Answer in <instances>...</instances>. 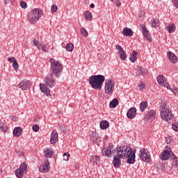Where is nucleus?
Instances as JSON below:
<instances>
[{"instance_id": "473e14b6", "label": "nucleus", "mask_w": 178, "mask_h": 178, "mask_svg": "<svg viewBox=\"0 0 178 178\" xmlns=\"http://www.w3.org/2000/svg\"><path fill=\"white\" fill-rule=\"evenodd\" d=\"M100 159H101L99 156H92L90 158V162H92V163H98Z\"/></svg>"}, {"instance_id": "aec40b11", "label": "nucleus", "mask_w": 178, "mask_h": 178, "mask_svg": "<svg viewBox=\"0 0 178 178\" xmlns=\"http://www.w3.org/2000/svg\"><path fill=\"white\" fill-rule=\"evenodd\" d=\"M58 131H53L51 134L50 143L51 144L55 145L58 141Z\"/></svg>"}, {"instance_id": "58836bf2", "label": "nucleus", "mask_w": 178, "mask_h": 178, "mask_svg": "<svg viewBox=\"0 0 178 178\" xmlns=\"http://www.w3.org/2000/svg\"><path fill=\"white\" fill-rule=\"evenodd\" d=\"M90 138L93 141V143H97V140H98V134L92 132V136H90Z\"/></svg>"}, {"instance_id": "4468645a", "label": "nucleus", "mask_w": 178, "mask_h": 178, "mask_svg": "<svg viewBox=\"0 0 178 178\" xmlns=\"http://www.w3.org/2000/svg\"><path fill=\"white\" fill-rule=\"evenodd\" d=\"M136 115H137V109L136 107L130 108L127 113L128 119H134Z\"/></svg>"}, {"instance_id": "6e6552de", "label": "nucleus", "mask_w": 178, "mask_h": 178, "mask_svg": "<svg viewBox=\"0 0 178 178\" xmlns=\"http://www.w3.org/2000/svg\"><path fill=\"white\" fill-rule=\"evenodd\" d=\"M138 156L140 161H143V162H149L151 159V156L148 154V150L144 148L140 149Z\"/></svg>"}, {"instance_id": "4d7b16f0", "label": "nucleus", "mask_w": 178, "mask_h": 178, "mask_svg": "<svg viewBox=\"0 0 178 178\" xmlns=\"http://www.w3.org/2000/svg\"><path fill=\"white\" fill-rule=\"evenodd\" d=\"M95 5H94V3H91V4H90V8H95Z\"/></svg>"}, {"instance_id": "393cba45", "label": "nucleus", "mask_w": 178, "mask_h": 178, "mask_svg": "<svg viewBox=\"0 0 178 178\" xmlns=\"http://www.w3.org/2000/svg\"><path fill=\"white\" fill-rule=\"evenodd\" d=\"M23 131V129L20 127H15L13 130V136L14 137H20L22 136V133Z\"/></svg>"}, {"instance_id": "423d86ee", "label": "nucleus", "mask_w": 178, "mask_h": 178, "mask_svg": "<svg viewBox=\"0 0 178 178\" xmlns=\"http://www.w3.org/2000/svg\"><path fill=\"white\" fill-rule=\"evenodd\" d=\"M113 90H115V81L112 79H108L105 81V92L111 95L113 94Z\"/></svg>"}, {"instance_id": "a878e982", "label": "nucleus", "mask_w": 178, "mask_h": 178, "mask_svg": "<svg viewBox=\"0 0 178 178\" xmlns=\"http://www.w3.org/2000/svg\"><path fill=\"white\" fill-rule=\"evenodd\" d=\"M100 129H102V130H106V129H108V127H109V122L106 120H103L102 122H100Z\"/></svg>"}, {"instance_id": "3c124183", "label": "nucleus", "mask_w": 178, "mask_h": 178, "mask_svg": "<svg viewBox=\"0 0 178 178\" xmlns=\"http://www.w3.org/2000/svg\"><path fill=\"white\" fill-rule=\"evenodd\" d=\"M171 91L175 94V95H177L178 94V89L177 88H172L171 89Z\"/></svg>"}, {"instance_id": "f8f14e48", "label": "nucleus", "mask_w": 178, "mask_h": 178, "mask_svg": "<svg viewBox=\"0 0 178 178\" xmlns=\"http://www.w3.org/2000/svg\"><path fill=\"white\" fill-rule=\"evenodd\" d=\"M49 168H51L49 161L48 159H46L44 165L40 166L39 171L40 172V173H45V172H48Z\"/></svg>"}, {"instance_id": "ea45409f", "label": "nucleus", "mask_w": 178, "mask_h": 178, "mask_svg": "<svg viewBox=\"0 0 178 178\" xmlns=\"http://www.w3.org/2000/svg\"><path fill=\"white\" fill-rule=\"evenodd\" d=\"M33 45L38 48V49H40V47L42 46V44L38 40H33Z\"/></svg>"}, {"instance_id": "1a4fd4ad", "label": "nucleus", "mask_w": 178, "mask_h": 178, "mask_svg": "<svg viewBox=\"0 0 178 178\" xmlns=\"http://www.w3.org/2000/svg\"><path fill=\"white\" fill-rule=\"evenodd\" d=\"M31 86H33L31 81L27 79H24L20 81V83L18 85V87L19 88H21V90H22L23 91H25L26 90H30Z\"/></svg>"}, {"instance_id": "c756f323", "label": "nucleus", "mask_w": 178, "mask_h": 178, "mask_svg": "<svg viewBox=\"0 0 178 178\" xmlns=\"http://www.w3.org/2000/svg\"><path fill=\"white\" fill-rule=\"evenodd\" d=\"M157 82L160 84V86L165 85V76L159 75L157 76Z\"/></svg>"}, {"instance_id": "0eeeda50", "label": "nucleus", "mask_w": 178, "mask_h": 178, "mask_svg": "<svg viewBox=\"0 0 178 178\" xmlns=\"http://www.w3.org/2000/svg\"><path fill=\"white\" fill-rule=\"evenodd\" d=\"M128 152L129 147L126 146H120V147L115 148V155L122 159H124Z\"/></svg>"}, {"instance_id": "2eb2a0df", "label": "nucleus", "mask_w": 178, "mask_h": 178, "mask_svg": "<svg viewBox=\"0 0 178 178\" xmlns=\"http://www.w3.org/2000/svg\"><path fill=\"white\" fill-rule=\"evenodd\" d=\"M155 116H156V113H155L154 110L146 112L145 118L147 120H149L150 122H152V120L155 119Z\"/></svg>"}, {"instance_id": "72a5a7b5", "label": "nucleus", "mask_w": 178, "mask_h": 178, "mask_svg": "<svg viewBox=\"0 0 178 178\" xmlns=\"http://www.w3.org/2000/svg\"><path fill=\"white\" fill-rule=\"evenodd\" d=\"M172 153V166H178V158L176 157V155H175V154H173V152Z\"/></svg>"}, {"instance_id": "4be33fe9", "label": "nucleus", "mask_w": 178, "mask_h": 178, "mask_svg": "<svg viewBox=\"0 0 178 178\" xmlns=\"http://www.w3.org/2000/svg\"><path fill=\"white\" fill-rule=\"evenodd\" d=\"M122 34L125 37H133V34H134V32H133V30H131V29L125 27L122 31Z\"/></svg>"}, {"instance_id": "864d4df0", "label": "nucleus", "mask_w": 178, "mask_h": 178, "mask_svg": "<svg viewBox=\"0 0 178 178\" xmlns=\"http://www.w3.org/2000/svg\"><path fill=\"white\" fill-rule=\"evenodd\" d=\"M41 47L42 51H43V52H47V45L45 44H42Z\"/></svg>"}, {"instance_id": "c9c22d12", "label": "nucleus", "mask_w": 178, "mask_h": 178, "mask_svg": "<svg viewBox=\"0 0 178 178\" xmlns=\"http://www.w3.org/2000/svg\"><path fill=\"white\" fill-rule=\"evenodd\" d=\"M151 24L153 27H159V20L153 19L151 20Z\"/></svg>"}, {"instance_id": "a19ab883", "label": "nucleus", "mask_w": 178, "mask_h": 178, "mask_svg": "<svg viewBox=\"0 0 178 178\" xmlns=\"http://www.w3.org/2000/svg\"><path fill=\"white\" fill-rule=\"evenodd\" d=\"M20 170H22V171H26L27 170V164H26V163H23L20 165L19 166V168Z\"/></svg>"}, {"instance_id": "f3484780", "label": "nucleus", "mask_w": 178, "mask_h": 178, "mask_svg": "<svg viewBox=\"0 0 178 178\" xmlns=\"http://www.w3.org/2000/svg\"><path fill=\"white\" fill-rule=\"evenodd\" d=\"M136 75L139 76H143V77H145V76L148 75V70H147V69H145V67H139L138 68Z\"/></svg>"}, {"instance_id": "13d9d810", "label": "nucleus", "mask_w": 178, "mask_h": 178, "mask_svg": "<svg viewBox=\"0 0 178 178\" xmlns=\"http://www.w3.org/2000/svg\"><path fill=\"white\" fill-rule=\"evenodd\" d=\"M5 3H9V0H5Z\"/></svg>"}, {"instance_id": "5701e85b", "label": "nucleus", "mask_w": 178, "mask_h": 178, "mask_svg": "<svg viewBox=\"0 0 178 178\" xmlns=\"http://www.w3.org/2000/svg\"><path fill=\"white\" fill-rule=\"evenodd\" d=\"M43 154L44 156H45L46 158H52V156H54V149H46L44 150Z\"/></svg>"}, {"instance_id": "7c9ffc66", "label": "nucleus", "mask_w": 178, "mask_h": 178, "mask_svg": "<svg viewBox=\"0 0 178 178\" xmlns=\"http://www.w3.org/2000/svg\"><path fill=\"white\" fill-rule=\"evenodd\" d=\"M83 16L86 20H92V14L90 11L85 12Z\"/></svg>"}, {"instance_id": "9d476101", "label": "nucleus", "mask_w": 178, "mask_h": 178, "mask_svg": "<svg viewBox=\"0 0 178 178\" xmlns=\"http://www.w3.org/2000/svg\"><path fill=\"white\" fill-rule=\"evenodd\" d=\"M139 27L140 30H142L145 39L147 41H151V35H149V31H148V29H147L145 25L144 24H140Z\"/></svg>"}, {"instance_id": "6e6d98bb", "label": "nucleus", "mask_w": 178, "mask_h": 178, "mask_svg": "<svg viewBox=\"0 0 178 178\" xmlns=\"http://www.w3.org/2000/svg\"><path fill=\"white\" fill-rule=\"evenodd\" d=\"M165 141H166L167 144H169L170 143V139H166Z\"/></svg>"}, {"instance_id": "79ce46f5", "label": "nucleus", "mask_w": 178, "mask_h": 178, "mask_svg": "<svg viewBox=\"0 0 178 178\" xmlns=\"http://www.w3.org/2000/svg\"><path fill=\"white\" fill-rule=\"evenodd\" d=\"M81 33L83 37H88V32L87 31V30H86V29L81 28Z\"/></svg>"}, {"instance_id": "bb28decb", "label": "nucleus", "mask_w": 178, "mask_h": 178, "mask_svg": "<svg viewBox=\"0 0 178 178\" xmlns=\"http://www.w3.org/2000/svg\"><path fill=\"white\" fill-rule=\"evenodd\" d=\"M137 55H138L137 51H136V50H134L132 51L131 55L129 57V60H131V62H132V63H134V62H136L137 60Z\"/></svg>"}, {"instance_id": "8fccbe9b", "label": "nucleus", "mask_w": 178, "mask_h": 178, "mask_svg": "<svg viewBox=\"0 0 178 178\" xmlns=\"http://www.w3.org/2000/svg\"><path fill=\"white\" fill-rule=\"evenodd\" d=\"M163 87H166V88H168V90H170V91H172V89L173 88L170 87V85H169V83H164V85H163Z\"/></svg>"}, {"instance_id": "cd10ccee", "label": "nucleus", "mask_w": 178, "mask_h": 178, "mask_svg": "<svg viewBox=\"0 0 178 178\" xmlns=\"http://www.w3.org/2000/svg\"><path fill=\"white\" fill-rule=\"evenodd\" d=\"M167 30L170 34L175 33V31H176V25H175V24H170L167 27Z\"/></svg>"}, {"instance_id": "2f4dec72", "label": "nucleus", "mask_w": 178, "mask_h": 178, "mask_svg": "<svg viewBox=\"0 0 178 178\" xmlns=\"http://www.w3.org/2000/svg\"><path fill=\"white\" fill-rule=\"evenodd\" d=\"M147 106H148V103L147 102H142L140 104V110L141 112H144L145 109H147Z\"/></svg>"}, {"instance_id": "49530a36", "label": "nucleus", "mask_w": 178, "mask_h": 178, "mask_svg": "<svg viewBox=\"0 0 178 178\" xmlns=\"http://www.w3.org/2000/svg\"><path fill=\"white\" fill-rule=\"evenodd\" d=\"M20 6L21 8H23V9H26V8H27V3H26V1H22L20 3Z\"/></svg>"}, {"instance_id": "20e7f679", "label": "nucleus", "mask_w": 178, "mask_h": 178, "mask_svg": "<svg viewBox=\"0 0 178 178\" xmlns=\"http://www.w3.org/2000/svg\"><path fill=\"white\" fill-rule=\"evenodd\" d=\"M163 105L161 106V116L163 120L165 122H169V120H172L173 119V114L172 111H170L168 108H166V104L162 102Z\"/></svg>"}, {"instance_id": "603ef678", "label": "nucleus", "mask_w": 178, "mask_h": 178, "mask_svg": "<svg viewBox=\"0 0 178 178\" xmlns=\"http://www.w3.org/2000/svg\"><path fill=\"white\" fill-rule=\"evenodd\" d=\"M172 3L177 9H178V0H172Z\"/></svg>"}, {"instance_id": "6ab92c4d", "label": "nucleus", "mask_w": 178, "mask_h": 178, "mask_svg": "<svg viewBox=\"0 0 178 178\" xmlns=\"http://www.w3.org/2000/svg\"><path fill=\"white\" fill-rule=\"evenodd\" d=\"M168 58L172 63H177L178 58L176 54H173L172 51L168 53Z\"/></svg>"}, {"instance_id": "f03ea898", "label": "nucleus", "mask_w": 178, "mask_h": 178, "mask_svg": "<svg viewBox=\"0 0 178 178\" xmlns=\"http://www.w3.org/2000/svg\"><path fill=\"white\" fill-rule=\"evenodd\" d=\"M89 83L95 90H101L105 81V76L101 74L92 75L88 79Z\"/></svg>"}, {"instance_id": "052dcab7", "label": "nucleus", "mask_w": 178, "mask_h": 178, "mask_svg": "<svg viewBox=\"0 0 178 178\" xmlns=\"http://www.w3.org/2000/svg\"><path fill=\"white\" fill-rule=\"evenodd\" d=\"M110 1H112V2H113V1H116V0H110Z\"/></svg>"}, {"instance_id": "37998d69", "label": "nucleus", "mask_w": 178, "mask_h": 178, "mask_svg": "<svg viewBox=\"0 0 178 178\" xmlns=\"http://www.w3.org/2000/svg\"><path fill=\"white\" fill-rule=\"evenodd\" d=\"M172 128L175 130V131H178V122L172 123Z\"/></svg>"}, {"instance_id": "412c9836", "label": "nucleus", "mask_w": 178, "mask_h": 178, "mask_svg": "<svg viewBox=\"0 0 178 178\" xmlns=\"http://www.w3.org/2000/svg\"><path fill=\"white\" fill-rule=\"evenodd\" d=\"M40 88L42 92H44L47 97L49 95V94H51V90L48 88V86L40 83Z\"/></svg>"}, {"instance_id": "c03bdc74", "label": "nucleus", "mask_w": 178, "mask_h": 178, "mask_svg": "<svg viewBox=\"0 0 178 178\" xmlns=\"http://www.w3.org/2000/svg\"><path fill=\"white\" fill-rule=\"evenodd\" d=\"M69 158H70V154L67 153H64L63 154V161H69Z\"/></svg>"}, {"instance_id": "f704fd0d", "label": "nucleus", "mask_w": 178, "mask_h": 178, "mask_svg": "<svg viewBox=\"0 0 178 178\" xmlns=\"http://www.w3.org/2000/svg\"><path fill=\"white\" fill-rule=\"evenodd\" d=\"M23 175H24V171L20 170V169H17L15 171V175L17 178H22L23 177Z\"/></svg>"}, {"instance_id": "c85d7f7f", "label": "nucleus", "mask_w": 178, "mask_h": 178, "mask_svg": "<svg viewBox=\"0 0 178 178\" xmlns=\"http://www.w3.org/2000/svg\"><path fill=\"white\" fill-rule=\"evenodd\" d=\"M119 105V100L116 98H114L109 104V108H116L117 106Z\"/></svg>"}, {"instance_id": "ddd939ff", "label": "nucleus", "mask_w": 178, "mask_h": 178, "mask_svg": "<svg viewBox=\"0 0 178 178\" xmlns=\"http://www.w3.org/2000/svg\"><path fill=\"white\" fill-rule=\"evenodd\" d=\"M115 154H116V150L115 149H113V145H109L108 147L105 152L106 156H108L109 158L112 156V155L114 156Z\"/></svg>"}, {"instance_id": "a211bd4d", "label": "nucleus", "mask_w": 178, "mask_h": 178, "mask_svg": "<svg viewBox=\"0 0 178 178\" xmlns=\"http://www.w3.org/2000/svg\"><path fill=\"white\" fill-rule=\"evenodd\" d=\"M8 61L13 63V67H14V70L15 72H17L19 70V63H17V61L16 60V58L11 57L8 58Z\"/></svg>"}, {"instance_id": "9b49d317", "label": "nucleus", "mask_w": 178, "mask_h": 178, "mask_svg": "<svg viewBox=\"0 0 178 178\" xmlns=\"http://www.w3.org/2000/svg\"><path fill=\"white\" fill-rule=\"evenodd\" d=\"M115 49H117V51H118L121 60H126V59L127 58V54H126V51H124V50L123 49L122 46H120L119 44H116Z\"/></svg>"}, {"instance_id": "bf43d9fd", "label": "nucleus", "mask_w": 178, "mask_h": 178, "mask_svg": "<svg viewBox=\"0 0 178 178\" xmlns=\"http://www.w3.org/2000/svg\"><path fill=\"white\" fill-rule=\"evenodd\" d=\"M21 155H22V156H24V153H21Z\"/></svg>"}, {"instance_id": "4c0bfd02", "label": "nucleus", "mask_w": 178, "mask_h": 178, "mask_svg": "<svg viewBox=\"0 0 178 178\" xmlns=\"http://www.w3.org/2000/svg\"><path fill=\"white\" fill-rule=\"evenodd\" d=\"M0 130L1 131H6L8 130V127L2 121H0Z\"/></svg>"}, {"instance_id": "f257e3e1", "label": "nucleus", "mask_w": 178, "mask_h": 178, "mask_svg": "<svg viewBox=\"0 0 178 178\" xmlns=\"http://www.w3.org/2000/svg\"><path fill=\"white\" fill-rule=\"evenodd\" d=\"M49 63L51 69V74L45 78L44 81L49 88H52V87H55V80L60 77V72L63 70V65L54 58H51Z\"/></svg>"}, {"instance_id": "09e8293b", "label": "nucleus", "mask_w": 178, "mask_h": 178, "mask_svg": "<svg viewBox=\"0 0 178 178\" xmlns=\"http://www.w3.org/2000/svg\"><path fill=\"white\" fill-rule=\"evenodd\" d=\"M138 87H139V89L140 90H143V88H145V83H143V82H140L139 84H138Z\"/></svg>"}, {"instance_id": "dca6fc26", "label": "nucleus", "mask_w": 178, "mask_h": 178, "mask_svg": "<svg viewBox=\"0 0 178 178\" xmlns=\"http://www.w3.org/2000/svg\"><path fill=\"white\" fill-rule=\"evenodd\" d=\"M122 158L119 157L118 155L114 154V157L113 159V165L114 168H120L122 165V161H120Z\"/></svg>"}, {"instance_id": "e433bc0d", "label": "nucleus", "mask_w": 178, "mask_h": 178, "mask_svg": "<svg viewBox=\"0 0 178 178\" xmlns=\"http://www.w3.org/2000/svg\"><path fill=\"white\" fill-rule=\"evenodd\" d=\"M66 49L67 51H68V52H72L73 49H74V45L73 44V43H68L66 45Z\"/></svg>"}, {"instance_id": "39448f33", "label": "nucleus", "mask_w": 178, "mask_h": 178, "mask_svg": "<svg viewBox=\"0 0 178 178\" xmlns=\"http://www.w3.org/2000/svg\"><path fill=\"white\" fill-rule=\"evenodd\" d=\"M137 149H131V147H129L128 152H127V154H125V156L124 157V159H127V163L128 165H134L136 163V152Z\"/></svg>"}, {"instance_id": "de8ad7c7", "label": "nucleus", "mask_w": 178, "mask_h": 178, "mask_svg": "<svg viewBox=\"0 0 178 178\" xmlns=\"http://www.w3.org/2000/svg\"><path fill=\"white\" fill-rule=\"evenodd\" d=\"M51 10L52 13L56 12V10H58V6H56V5H53V6H51Z\"/></svg>"}, {"instance_id": "680f3d73", "label": "nucleus", "mask_w": 178, "mask_h": 178, "mask_svg": "<svg viewBox=\"0 0 178 178\" xmlns=\"http://www.w3.org/2000/svg\"><path fill=\"white\" fill-rule=\"evenodd\" d=\"M108 136H106L105 138H107Z\"/></svg>"}, {"instance_id": "5fc2aeb1", "label": "nucleus", "mask_w": 178, "mask_h": 178, "mask_svg": "<svg viewBox=\"0 0 178 178\" xmlns=\"http://www.w3.org/2000/svg\"><path fill=\"white\" fill-rule=\"evenodd\" d=\"M120 5H122L120 1H116V6H118L119 8V6H120Z\"/></svg>"}, {"instance_id": "b1692460", "label": "nucleus", "mask_w": 178, "mask_h": 178, "mask_svg": "<svg viewBox=\"0 0 178 178\" xmlns=\"http://www.w3.org/2000/svg\"><path fill=\"white\" fill-rule=\"evenodd\" d=\"M170 154H172V152L170 151L165 150L161 154V161H167V159H169Z\"/></svg>"}, {"instance_id": "a18cd8bd", "label": "nucleus", "mask_w": 178, "mask_h": 178, "mask_svg": "<svg viewBox=\"0 0 178 178\" xmlns=\"http://www.w3.org/2000/svg\"><path fill=\"white\" fill-rule=\"evenodd\" d=\"M33 131H35V133H37V131H38V130H40V126H38V124H34L33 126Z\"/></svg>"}, {"instance_id": "7ed1b4c3", "label": "nucleus", "mask_w": 178, "mask_h": 178, "mask_svg": "<svg viewBox=\"0 0 178 178\" xmlns=\"http://www.w3.org/2000/svg\"><path fill=\"white\" fill-rule=\"evenodd\" d=\"M43 12L40 8H34L31 13L29 14L28 20L31 24H35L42 17Z\"/></svg>"}]
</instances>
